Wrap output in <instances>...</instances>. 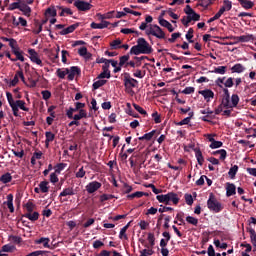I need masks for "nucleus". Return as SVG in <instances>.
I'll use <instances>...</instances> for the list:
<instances>
[{"label":"nucleus","instance_id":"obj_30","mask_svg":"<svg viewBox=\"0 0 256 256\" xmlns=\"http://www.w3.org/2000/svg\"><path fill=\"white\" fill-rule=\"evenodd\" d=\"M12 180H13V176H11V173H5L0 177L1 183H4V184L11 183Z\"/></svg>","mask_w":256,"mask_h":256},{"label":"nucleus","instance_id":"obj_9","mask_svg":"<svg viewBox=\"0 0 256 256\" xmlns=\"http://www.w3.org/2000/svg\"><path fill=\"white\" fill-rule=\"evenodd\" d=\"M74 5L78 8V11H89L93 7L91 3L85 2L83 0L75 1Z\"/></svg>","mask_w":256,"mask_h":256},{"label":"nucleus","instance_id":"obj_17","mask_svg":"<svg viewBox=\"0 0 256 256\" xmlns=\"http://www.w3.org/2000/svg\"><path fill=\"white\" fill-rule=\"evenodd\" d=\"M50 242H51V239L45 238V237H41L40 239L35 240L36 245H41L42 244L45 249H50L51 248V245H49Z\"/></svg>","mask_w":256,"mask_h":256},{"label":"nucleus","instance_id":"obj_39","mask_svg":"<svg viewBox=\"0 0 256 256\" xmlns=\"http://www.w3.org/2000/svg\"><path fill=\"white\" fill-rule=\"evenodd\" d=\"M186 221L187 223H189V225H194V227H197V225H199V219L193 216H187Z\"/></svg>","mask_w":256,"mask_h":256},{"label":"nucleus","instance_id":"obj_26","mask_svg":"<svg viewBox=\"0 0 256 256\" xmlns=\"http://www.w3.org/2000/svg\"><path fill=\"white\" fill-rule=\"evenodd\" d=\"M24 217L29 219V221H37L39 219V212H27L24 214Z\"/></svg>","mask_w":256,"mask_h":256},{"label":"nucleus","instance_id":"obj_28","mask_svg":"<svg viewBox=\"0 0 256 256\" xmlns=\"http://www.w3.org/2000/svg\"><path fill=\"white\" fill-rule=\"evenodd\" d=\"M211 73H216L217 75H225L227 73V66H218L214 68Z\"/></svg>","mask_w":256,"mask_h":256},{"label":"nucleus","instance_id":"obj_59","mask_svg":"<svg viewBox=\"0 0 256 256\" xmlns=\"http://www.w3.org/2000/svg\"><path fill=\"white\" fill-rule=\"evenodd\" d=\"M6 97L10 107H12V105L15 103V100L13 99V94H11L10 92H7Z\"/></svg>","mask_w":256,"mask_h":256},{"label":"nucleus","instance_id":"obj_24","mask_svg":"<svg viewBox=\"0 0 256 256\" xmlns=\"http://www.w3.org/2000/svg\"><path fill=\"white\" fill-rule=\"evenodd\" d=\"M72 119L75 121H81V119H87V110L81 109L78 114H75Z\"/></svg>","mask_w":256,"mask_h":256},{"label":"nucleus","instance_id":"obj_42","mask_svg":"<svg viewBox=\"0 0 256 256\" xmlns=\"http://www.w3.org/2000/svg\"><path fill=\"white\" fill-rule=\"evenodd\" d=\"M97 79H111V71L103 70V72L98 75Z\"/></svg>","mask_w":256,"mask_h":256},{"label":"nucleus","instance_id":"obj_8","mask_svg":"<svg viewBox=\"0 0 256 256\" xmlns=\"http://www.w3.org/2000/svg\"><path fill=\"white\" fill-rule=\"evenodd\" d=\"M137 83H139L136 79L131 78L129 74H125L124 76V87L126 89H131L132 87H137Z\"/></svg>","mask_w":256,"mask_h":256},{"label":"nucleus","instance_id":"obj_7","mask_svg":"<svg viewBox=\"0 0 256 256\" xmlns=\"http://www.w3.org/2000/svg\"><path fill=\"white\" fill-rule=\"evenodd\" d=\"M28 54L30 55V60L32 61V63L43 67V61L41 60V58H39V54L37 53V51H35V49H29Z\"/></svg>","mask_w":256,"mask_h":256},{"label":"nucleus","instance_id":"obj_64","mask_svg":"<svg viewBox=\"0 0 256 256\" xmlns=\"http://www.w3.org/2000/svg\"><path fill=\"white\" fill-rule=\"evenodd\" d=\"M27 213H33V209H35V205L32 202H28L25 205Z\"/></svg>","mask_w":256,"mask_h":256},{"label":"nucleus","instance_id":"obj_35","mask_svg":"<svg viewBox=\"0 0 256 256\" xmlns=\"http://www.w3.org/2000/svg\"><path fill=\"white\" fill-rule=\"evenodd\" d=\"M75 29H77V25H71V26L63 29L60 32V35H69V33H73V31H75Z\"/></svg>","mask_w":256,"mask_h":256},{"label":"nucleus","instance_id":"obj_23","mask_svg":"<svg viewBox=\"0 0 256 256\" xmlns=\"http://www.w3.org/2000/svg\"><path fill=\"white\" fill-rule=\"evenodd\" d=\"M75 195V189L73 187H68L63 189V191L59 194V197H69Z\"/></svg>","mask_w":256,"mask_h":256},{"label":"nucleus","instance_id":"obj_2","mask_svg":"<svg viewBox=\"0 0 256 256\" xmlns=\"http://www.w3.org/2000/svg\"><path fill=\"white\" fill-rule=\"evenodd\" d=\"M153 47L145 38H138L137 45L130 49V55H151Z\"/></svg>","mask_w":256,"mask_h":256},{"label":"nucleus","instance_id":"obj_3","mask_svg":"<svg viewBox=\"0 0 256 256\" xmlns=\"http://www.w3.org/2000/svg\"><path fill=\"white\" fill-rule=\"evenodd\" d=\"M156 199L159 203H164V205H177L179 203V195L175 192H169L167 194L157 195Z\"/></svg>","mask_w":256,"mask_h":256},{"label":"nucleus","instance_id":"obj_61","mask_svg":"<svg viewBox=\"0 0 256 256\" xmlns=\"http://www.w3.org/2000/svg\"><path fill=\"white\" fill-rule=\"evenodd\" d=\"M234 83H233V78L230 77L228 78L225 82H224V87H226L225 89L227 88H231L233 87Z\"/></svg>","mask_w":256,"mask_h":256},{"label":"nucleus","instance_id":"obj_15","mask_svg":"<svg viewBox=\"0 0 256 256\" xmlns=\"http://www.w3.org/2000/svg\"><path fill=\"white\" fill-rule=\"evenodd\" d=\"M158 21L161 27H165L166 29H168L170 33H173V31H175V28H173V25L169 23V21L165 20L162 16L159 17Z\"/></svg>","mask_w":256,"mask_h":256},{"label":"nucleus","instance_id":"obj_1","mask_svg":"<svg viewBox=\"0 0 256 256\" xmlns=\"http://www.w3.org/2000/svg\"><path fill=\"white\" fill-rule=\"evenodd\" d=\"M224 96L222 97L221 104L215 109V115H220L223 113L225 107H237L239 105V95L229 94V89L223 88Z\"/></svg>","mask_w":256,"mask_h":256},{"label":"nucleus","instance_id":"obj_34","mask_svg":"<svg viewBox=\"0 0 256 256\" xmlns=\"http://www.w3.org/2000/svg\"><path fill=\"white\" fill-rule=\"evenodd\" d=\"M69 73V69L66 68V69H61V68H58L57 71H56V75L57 77H59V79H63L64 77H66V75H68Z\"/></svg>","mask_w":256,"mask_h":256},{"label":"nucleus","instance_id":"obj_36","mask_svg":"<svg viewBox=\"0 0 256 256\" xmlns=\"http://www.w3.org/2000/svg\"><path fill=\"white\" fill-rule=\"evenodd\" d=\"M106 83H107V80L99 79L93 83L92 87H93L94 91H96V89L103 87V85H105Z\"/></svg>","mask_w":256,"mask_h":256},{"label":"nucleus","instance_id":"obj_25","mask_svg":"<svg viewBox=\"0 0 256 256\" xmlns=\"http://www.w3.org/2000/svg\"><path fill=\"white\" fill-rule=\"evenodd\" d=\"M26 17H29L31 15V7H29L27 4L22 3L20 5V10Z\"/></svg>","mask_w":256,"mask_h":256},{"label":"nucleus","instance_id":"obj_45","mask_svg":"<svg viewBox=\"0 0 256 256\" xmlns=\"http://www.w3.org/2000/svg\"><path fill=\"white\" fill-rule=\"evenodd\" d=\"M196 159L199 165H203L205 162V159L203 158V153L201 150L196 151Z\"/></svg>","mask_w":256,"mask_h":256},{"label":"nucleus","instance_id":"obj_19","mask_svg":"<svg viewBox=\"0 0 256 256\" xmlns=\"http://www.w3.org/2000/svg\"><path fill=\"white\" fill-rule=\"evenodd\" d=\"M236 189L237 188L235 187V184L227 183L226 184V196L231 197V196L235 195L237 193Z\"/></svg>","mask_w":256,"mask_h":256},{"label":"nucleus","instance_id":"obj_13","mask_svg":"<svg viewBox=\"0 0 256 256\" xmlns=\"http://www.w3.org/2000/svg\"><path fill=\"white\" fill-rule=\"evenodd\" d=\"M230 39H233L236 43H249L253 39V35L231 36Z\"/></svg>","mask_w":256,"mask_h":256},{"label":"nucleus","instance_id":"obj_29","mask_svg":"<svg viewBox=\"0 0 256 256\" xmlns=\"http://www.w3.org/2000/svg\"><path fill=\"white\" fill-rule=\"evenodd\" d=\"M155 135V130H152L149 133L144 134L143 136L139 137V141H151Z\"/></svg>","mask_w":256,"mask_h":256},{"label":"nucleus","instance_id":"obj_21","mask_svg":"<svg viewBox=\"0 0 256 256\" xmlns=\"http://www.w3.org/2000/svg\"><path fill=\"white\" fill-rule=\"evenodd\" d=\"M12 53H14V55L16 56V58L11 59V61L15 62V61H25V57L23 56V51H21L20 48L14 50Z\"/></svg>","mask_w":256,"mask_h":256},{"label":"nucleus","instance_id":"obj_53","mask_svg":"<svg viewBox=\"0 0 256 256\" xmlns=\"http://www.w3.org/2000/svg\"><path fill=\"white\" fill-rule=\"evenodd\" d=\"M133 107L136 111H138V113H140V115H147V111H145V109H143V107H141L137 104H133Z\"/></svg>","mask_w":256,"mask_h":256},{"label":"nucleus","instance_id":"obj_60","mask_svg":"<svg viewBox=\"0 0 256 256\" xmlns=\"http://www.w3.org/2000/svg\"><path fill=\"white\" fill-rule=\"evenodd\" d=\"M127 61H129V55H124V56L120 57V62L118 65H120V67H123V65H125V63H127Z\"/></svg>","mask_w":256,"mask_h":256},{"label":"nucleus","instance_id":"obj_55","mask_svg":"<svg viewBox=\"0 0 256 256\" xmlns=\"http://www.w3.org/2000/svg\"><path fill=\"white\" fill-rule=\"evenodd\" d=\"M85 169L83 168V166L78 170V172H76V178L77 179H83V177H85Z\"/></svg>","mask_w":256,"mask_h":256},{"label":"nucleus","instance_id":"obj_46","mask_svg":"<svg viewBox=\"0 0 256 256\" xmlns=\"http://www.w3.org/2000/svg\"><path fill=\"white\" fill-rule=\"evenodd\" d=\"M154 253L155 251H153V248L143 249L140 251V256H151Z\"/></svg>","mask_w":256,"mask_h":256},{"label":"nucleus","instance_id":"obj_5","mask_svg":"<svg viewBox=\"0 0 256 256\" xmlns=\"http://www.w3.org/2000/svg\"><path fill=\"white\" fill-rule=\"evenodd\" d=\"M207 206H208V209L210 211H213L214 213H219L223 211V206L213 196H210V198L208 199Z\"/></svg>","mask_w":256,"mask_h":256},{"label":"nucleus","instance_id":"obj_58","mask_svg":"<svg viewBox=\"0 0 256 256\" xmlns=\"http://www.w3.org/2000/svg\"><path fill=\"white\" fill-rule=\"evenodd\" d=\"M215 247H219L220 249H226L227 243H221L219 240H214Z\"/></svg>","mask_w":256,"mask_h":256},{"label":"nucleus","instance_id":"obj_44","mask_svg":"<svg viewBox=\"0 0 256 256\" xmlns=\"http://www.w3.org/2000/svg\"><path fill=\"white\" fill-rule=\"evenodd\" d=\"M121 43H122L121 39L113 40L110 43L111 49H121Z\"/></svg>","mask_w":256,"mask_h":256},{"label":"nucleus","instance_id":"obj_62","mask_svg":"<svg viewBox=\"0 0 256 256\" xmlns=\"http://www.w3.org/2000/svg\"><path fill=\"white\" fill-rule=\"evenodd\" d=\"M185 202L187 205H193V196L191 194H185Z\"/></svg>","mask_w":256,"mask_h":256},{"label":"nucleus","instance_id":"obj_11","mask_svg":"<svg viewBox=\"0 0 256 256\" xmlns=\"http://www.w3.org/2000/svg\"><path fill=\"white\" fill-rule=\"evenodd\" d=\"M77 75H81V69L79 67L72 66L68 69V81H73Z\"/></svg>","mask_w":256,"mask_h":256},{"label":"nucleus","instance_id":"obj_32","mask_svg":"<svg viewBox=\"0 0 256 256\" xmlns=\"http://www.w3.org/2000/svg\"><path fill=\"white\" fill-rule=\"evenodd\" d=\"M39 189L41 193H49V182L47 181L40 182Z\"/></svg>","mask_w":256,"mask_h":256},{"label":"nucleus","instance_id":"obj_33","mask_svg":"<svg viewBox=\"0 0 256 256\" xmlns=\"http://www.w3.org/2000/svg\"><path fill=\"white\" fill-rule=\"evenodd\" d=\"M232 73H243V71H245V67L243 66V64H235L232 68H231Z\"/></svg>","mask_w":256,"mask_h":256},{"label":"nucleus","instance_id":"obj_57","mask_svg":"<svg viewBox=\"0 0 256 256\" xmlns=\"http://www.w3.org/2000/svg\"><path fill=\"white\" fill-rule=\"evenodd\" d=\"M193 28H189L187 34H186V39L189 41V43H193Z\"/></svg>","mask_w":256,"mask_h":256},{"label":"nucleus","instance_id":"obj_22","mask_svg":"<svg viewBox=\"0 0 256 256\" xmlns=\"http://www.w3.org/2000/svg\"><path fill=\"white\" fill-rule=\"evenodd\" d=\"M107 27H109V22L107 21H102L101 23H91L92 29H107Z\"/></svg>","mask_w":256,"mask_h":256},{"label":"nucleus","instance_id":"obj_4","mask_svg":"<svg viewBox=\"0 0 256 256\" xmlns=\"http://www.w3.org/2000/svg\"><path fill=\"white\" fill-rule=\"evenodd\" d=\"M146 35L156 37V39H165V32L158 25H149L146 29Z\"/></svg>","mask_w":256,"mask_h":256},{"label":"nucleus","instance_id":"obj_40","mask_svg":"<svg viewBox=\"0 0 256 256\" xmlns=\"http://www.w3.org/2000/svg\"><path fill=\"white\" fill-rule=\"evenodd\" d=\"M127 229H129V224H127L126 226H124L119 233V239H128L127 237Z\"/></svg>","mask_w":256,"mask_h":256},{"label":"nucleus","instance_id":"obj_10","mask_svg":"<svg viewBox=\"0 0 256 256\" xmlns=\"http://www.w3.org/2000/svg\"><path fill=\"white\" fill-rule=\"evenodd\" d=\"M98 189H101V183L97 181L90 182L86 185V191L87 193H95V191H98Z\"/></svg>","mask_w":256,"mask_h":256},{"label":"nucleus","instance_id":"obj_16","mask_svg":"<svg viewBox=\"0 0 256 256\" xmlns=\"http://www.w3.org/2000/svg\"><path fill=\"white\" fill-rule=\"evenodd\" d=\"M199 94L202 95L207 102L211 101V99L215 97V93L210 89L201 90L199 91Z\"/></svg>","mask_w":256,"mask_h":256},{"label":"nucleus","instance_id":"obj_27","mask_svg":"<svg viewBox=\"0 0 256 256\" xmlns=\"http://www.w3.org/2000/svg\"><path fill=\"white\" fill-rule=\"evenodd\" d=\"M45 137H46L45 145L46 147H49V144L55 141V134H53V132H46Z\"/></svg>","mask_w":256,"mask_h":256},{"label":"nucleus","instance_id":"obj_18","mask_svg":"<svg viewBox=\"0 0 256 256\" xmlns=\"http://www.w3.org/2000/svg\"><path fill=\"white\" fill-rule=\"evenodd\" d=\"M4 205H7L10 213H15V207L13 206V194L7 195V201L4 202Z\"/></svg>","mask_w":256,"mask_h":256},{"label":"nucleus","instance_id":"obj_51","mask_svg":"<svg viewBox=\"0 0 256 256\" xmlns=\"http://www.w3.org/2000/svg\"><path fill=\"white\" fill-rule=\"evenodd\" d=\"M121 33H123L124 35H131V33H135L136 35H139V32L131 29V28H123L120 31Z\"/></svg>","mask_w":256,"mask_h":256},{"label":"nucleus","instance_id":"obj_63","mask_svg":"<svg viewBox=\"0 0 256 256\" xmlns=\"http://www.w3.org/2000/svg\"><path fill=\"white\" fill-rule=\"evenodd\" d=\"M152 118L154 119V123H161V115L158 112L152 113Z\"/></svg>","mask_w":256,"mask_h":256},{"label":"nucleus","instance_id":"obj_6","mask_svg":"<svg viewBox=\"0 0 256 256\" xmlns=\"http://www.w3.org/2000/svg\"><path fill=\"white\" fill-rule=\"evenodd\" d=\"M11 109L15 117H19V109H21L22 111H29V108L25 106V101L23 100L14 101L13 105L11 106Z\"/></svg>","mask_w":256,"mask_h":256},{"label":"nucleus","instance_id":"obj_20","mask_svg":"<svg viewBox=\"0 0 256 256\" xmlns=\"http://www.w3.org/2000/svg\"><path fill=\"white\" fill-rule=\"evenodd\" d=\"M238 2L243 9H253L255 7V2L251 0H238Z\"/></svg>","mask_w":256,"mask_h":256},{"label":"nucleus","instance_id":"obj_49","mask_svg":"<svg viewBox=\"0 0 256 256\" xmlns=\"http://www.w3.org/2000/svg\"><path fill=\"white\" fill-rule=\"evenodd\" d=\"M22 3L21 2H13L9 5V11H15V9H19L21 8Z\"/></svg>","mask_w":256,"mask_h":256},{"label":"nucleus","instance_id":"obj_56","mask_svg":"<svg viewBox=\"0 0 256 256\" xmlns=\"http://www.w3.org/2000/svg\"><path fill=\"white\" fill-rule=\"evenodd\" d=\"M148 242L150 243L151 247H155V235L153 233H148Z\"/></svg>","mask_w":256,"mask_h":256},{"label":"nucleus","instance_id":"obj_14","mask_svg":"<svg viewBox=\"0 0 256 256\" xmlns=\"http://www.w3.org/2000/svg\"><path fill=\"white\" fill-rule=\"evenodd\" d=\"M232 8H233V4L231 3V1L225 0L224 5L219 9L217 14L221 17V15L225 13V11H231Z\"/></svg>","mask_w":256,"mask_h":256},{"label":"nucleus","instance_id":"obj_38","mask_svg":"<svg viewBox=\"0 0 256 256\" xmlns=\"http://www.w3.org/2000/svg\"><path fill=\"white\" fill-rule=\"evenodd\" d=\"M9 47L11 48L12 50V53L14 51H17V49H19V44H17V40L13 39V38H10L9 40Z\"/></svg>","mask_w":256,"mask_h":256},{"label":"nucleus","instance_id":"obj_31","mask_svg":"<svg viewBox=\"0 0 256 256\" xmlns=\"http://www.w3.org/2000/svg\"><path fill=\"white\" fill-rule=\"evenodd\" d=\"M247 231L250 234V240H251L252 245L254 247H256V232H255V229L248 228Z\"/></svg>","mask_w":256,"mask_h":256},{"label":"nucleus","instance_id":"obj_12","mask_svg":"<svg viewBox=\"0 0 256 256\" xmlns=\"http://www.w3.org/2000/svg\"><path fill=\"white\" fill-rule=\"evenodd\" d=\"M19 79H21V81L23 83H25V75L23 74V70H18L14 76V78L11 81V86L15 87V85H17V83H19Z\"/></svg>","mask_w":256,"mask_h":256},{"label":"nucleus","instance_id":"obj_52","mask_svg":"<svg viewBox=\"0 0 256 256\" xmlns=\"http://www.w3.org/2000/svg\"><path fill=\"white\" fill-rule=\"evenodd\" d=\"M114 198H115V196L112 194H102L100 196V201H101V203H103L104 201H109V199H114Z\"/></svg>","mask_w":256,"mask_h":256},{"label":"nucleus","instance_id":"obj_48","mask_svg":"<svg viewBox=\"0 0 256 256\" xmlns=\"http://www.w3.org/2000/svg\"><path fill=\"white\" fill-rule=\"evenodd\" d=\"M65 167H67V164H65V163L57 164L56 167H55V173L57 175H60L61 171H63V169H65Z\"/></svg>","mask_w":256,"mask_h":256},{"label":"nucleus","instance_id":"obj_37","mask_svg":"<svg viewBox=\"0 0 256 256\" xmlns=\"http://www.w3.org/2000/svg\"><path fill=\"white\" fill-rule=\"evenodd\" d=\"M213 155H220V159L222 161H225V159H227V151L225 149L217 150L213 152Z\"/></svg>","mask_w":256,"mask_h":256},{"label":"nucleus","instance_id":"obj_47","mask_svg":"<svg viewBox=\"0 0 256 256\" xmlns=\"http://www.w3.org/2000/svg\"><path fill=\"white\" fill-rule=\"evenodd\" d=\"M187 17L189 18L190 21H199L201 19V16L195 13V10L192 13H190Z\"/></svg>","mask_w":256,"mask_h":256},{"label":"nucleus","instance_id":"obj_54","mask_svg":"<svg viewBox=\"0 0 256 256\" xmlns=\"http://www.w3.org/2000/svg\"><path fill=\"white\" fill-rule=\"evenodd\" d=\"M41 95H42L44 101L51 99V91H49V90H43L41 92Z\"/></svg>","mask_w":256,"mask_h":256},{"label":"nucleus","instance_id":"obj_41","mask_svg":"<svg viewBox=\"0 0 256 256\" xmlns=\"http://www.w3.org/2000/svg\"><path fill=\"white\" fill-rule=\"evenodd\" d=\"M237 171H239V166L234 165L230 168L228 175L231 177V179H235V176L237 175Z\"/></svg>","mask_w":256,"mask_h":256},{"label":"nucleus","instance_id":"obj_50","mask_svg":"<svg viewBox=\"0 0 256 256\" xmlns=\"http://www.w3.org/2000/svg\"><path fill=\"white\" fill-rule=\"evenodd\" d=\"M220 147H223V142L214 140L210 144V149H219Z\"/></svg>","mask_w":256,"mask_h":256},{"label":"nucleus","instance_id":"obj_43","mask_svg":"<svg viewBox=\"0 0 256 256\" xmlns=\"http://www.w3.org/2000/svg\"><path fill=\"white\" fill-rule=\"evenodd\" d=\"M233 109H235V107H224L222 111L223 117H231V113H233Z\"/></svg>","mask_w":256,"mask_h":256}]
</instances>
